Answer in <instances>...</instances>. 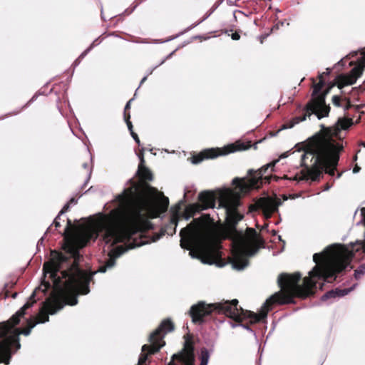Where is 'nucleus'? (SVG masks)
I'll use <instances>...</instances> for the list:
<instances>
[{
    "mask_svg": "<svg viewBox=\"0 0 365 365\" xmlns=\"http://www.w3.org/2000/svg\"><path fill=\"white\" fill-rule=\"evenodd\" d=\"M60 216L59 215H57V217L54 219L53 220V225L54 226L56 227V228H58V227H61V224L58 221L59 218H60Z\"/></svg>",
    "mask_w": 365,
    "mask_h": 365,
    "instance_id": "ea45409f",
    "label": "nucleus"
},
{
    "mask_svg": "<svg viewBox=\"0 0 365 365\" xmlns=\"http://www.w3.org/2000/svg\"><path fill=\"white\" fill-rule=\"evenodd\" d=\"M16 296H17V293H16V292H15V293H14V294H12V297H13V298H16Z\"/></svg>",
    "mask_w": 365,
    "mask_h": 365,
    "instance_id": "864d4df0",
    "label": "nucleus"
},
{
    "mask_svg": "<svg viewBox=\"0 0 365 365\" xmlns=\"http://www.w3.org/2000/svg\"><path fill=\"white\" fill-rule=\"evenodd\" d=\"M98 229L96 227H87L81 234L82 237L81 247H84L91 240H95L98 237Z\"/></svg>",
    "mask_w": 365,
    "mask_h": 365,
    "instance_id": "a211bd4d",
    "label": "nucleus"
},
{
    "mask_svg": "<svg viewBox=\"0 0 365 365\" xmlns=\"http://www.w3.org/2000/svg\"><path fill=\"white\" fill-rule=\"evenodd\" d=\"M86 53V51H85L84 53H83L81 55V57H83Z\"/></svg>",
    "mask_w": 365,
    "mask_h": 365,
    "instance_id": "bf43d9fd",
    "label": "nucleus"
},
{
    "mask_svg": "<svg viewBox=\"0 0 365 365\" xmlns=\"http://www.w3.org/2000/svg\"><path fill=\"white\" fill-rule=\"evenodd\" d=\"M199 359L200 361V365H207L210 359V352L206 348L202 347L200 349Z\"/></svg>",
    "mask_w": 365,
    "mask_h": 365,
    "instance_id": "c85d7f7f",
    "label": "nucleus"
},
{
    "mask_svg": "<svg viewBox=\"0 0 365 365\" xmlns=\"http://www.w3.org/2000/svg\"><path fill=\"white\" fill-rule=\"evenodd\" d=\"M282 205L279 198L275 197H260L255 205H250V211L260 209L266 219L272 217V215L278 211V207Z\"/></svg>",
    "mask_w": 365,
    "mask_h": 365,
    "instance_id": "9d476101",
    "label": "nucleus"
},
{
    "mask_svg": "<svg viewBox=\"0 0 365 365\" xmlns=\"http://www.w3.org/2000/svg\"><path fill=\"white\" fill-rule=\"evenodd\" d=\"M185 342L182 350L173 354L175 357L179 356H195V343L193 341V336L190 334H187L184 336Z\"/></svg>",
    "mask_w": 365,
    "mask_h": 365,
    "instance_id": "2eb2a0df",
    "label": "nucleus"
},
{
    "mask_svg": "<svg viewBox=\"0 0 365 365\" xmlns=\"http://www.w3.org/2000/svg\"><path fill=\"white\" fill-rule=\"evenodd\" d=\"M329 133L327 130L326 135H316L307 145L301 158V166L304 170L300 179L319 180L322 171L331 176L335 175L344 147L329 137Z\"/></svg>",
    "mask_w": 365,
    "mask_h": 365,
    "instance_id": "39448f33",
    "label": "nucleus"
},
{
    "mask_svg": "<svg viewBox=\"0 0 365 365\" xmlns=\"http://www.w3.org/2000/svg\"><path fill=\"white\" fill-rule=\"evenodd\" d=\"M336 85V81L330 83L319 95L312 98L306 105L305 110L315 114L319 119L328 116L330 112V106L326 104L325 98L331 89Z\"/></svg>",
    "mask_w": 365,
    "mask_h": 365,
    "instance_id": "1a4fd4ad",
    "label": "nucleus"
},
{
    "mask_svg": "<svg viewBox=\"0 0 365 365\" xmlns=\"http://www.w3.org/2000/svg\"><path fill=\"white\" fill-rule=\"evenodd\" d=\"M220 206L225 209V223L222 228L224 239L231 240L234 244L232 264L237 269H242L249 263L248 257L254 255L264 241L254 228L247 227L246 235L237 229V224L244 218L238 211L240 205V196L232 192L221 195Z\"/></svg>",
    "mask_w": 365,
    "mask_h": 365,
    "instance_id": "20e7f679",
    "label": "nucleus"
},
{
    "mask_svg": "<svg viewBox=\"0 0 365 365\" xmlns=\"http://www.w3.org/2000/svg\"><path fill=\"white\" fill-rule=\"evenodd\" d=\"M274 178H275L276 180H277V179H278V178H277V177H276V176H274Z\"/></svg>",
    "mask_w": 365,
    "mask_h": 365,
    "instance_id": "680f3d73",
    "label": "nucleus"
},
{
    "mask_svg": "<svg viewBox=\"0 0 365 365\" xmlns=\"http://www.w3.org/2000/svg\"><path fill=\"white\" fill-rule=\"evenodd\" d=\"M356 81V77L352 76L350 73L346 75L341 74L336 78V86L339 89H341L346 86L354 84Z\"/></svg>",
    "mask_w": 365,
    "mask_h": 365,
    "instance_id": "aec40b11",
    "label": "nucleus"
},
{
    "mask_svg": "<svg viewBox=\"0 0 365 365\" xmlns=\"http://www.w3.org/2000/svg\"><path fill=\"white\" fill-rule=\"evenodd\" d=\"M69 256L51 251V260L43 264L44 272L49 273L57 293L43 302L36 317H32L38 323L49 321L48 314H54L65 304H77L78 294H87L90 292L89 283L92 276L81 269L78 264L79 252L73 245H68Z\"/></svg>",
    "mask_w": 365,
    "mask_h": 365,
    "instance_id": "7ed1b4c3",
    "label": "nucleus"
},
{
    "mask_svg": "<svg viewBox=\"0 0 365 365\" xmlns=\"http://www.w3.org/2000/svg\"><path fill=\"white\" fill-rule=\"evenodd\" d=\"M279 23H277V24H276L275 25H274V26L271 28V29H270L269 32H268V33H264V34H263L262 35H261V36H260V41H261V43H263V41H264L265 38H267V36H269L270 35V34H271V33L274 32V31L278 30V29H279Z\"/></svg>",
    "mask_w": 365,
    "mask_h": 365,
    "instance_id": "2f4dec72",
    "label": "nucleus"
},
{
    "mask_svg": "<svg viewBox=\"0 0 365 365\" xmlns=\"http://www.w3.org/2000/svg\"><path fill=\"white\" fill-rule=\"evenodd\" d=\"M9 297V292L8 291H6L5 292V298H7Z\"/></svg>",
    "mask_w": 365,
    "mask_h": 365,
    "instance_id": "8fccbe9b",
    "label": "nucleus"
},
{
    "mask_svg": "<svg viewBox=\"0 0 365 365\" xmlns=\"http://www.w3.org/2000/svg\"><path fill=\"white\" fill-rule=\"evenodd\" d=\"M303 170H304V169H302L301 171H302ZM300 173H301V175H302L300 177H299V176H298V175L297 174V175H294V176L291 180H297V181L302 180V179H300V178L303 176V175H302V172H300Z\"/></svg>",
    "mask_w": 365,
    "mask_h": 365,
    "instance_id": "37998d69",
    "label": "nucleus"
},
{
    "mask_svg": "<svg viewBox=\"0 0 365 365\" xmlns=\"http://www.w3.org/2000/svg\"><path fill=\"white\" fill-rule=\"evenodd\" d=\"M147 79V77H144L142 80H141V82H140V84L143 83Z\"/></svg>",
    "mask_w": 365,
    "mask_h": 365,
    "instance_id": "09e8293b",
    "label": "nucleus"
},
{
    "mask_svg": "<svg viewBox=\"0 0 365 365\" xmlns=\"http://www.w3.org/2000/svg\"><path fill=\"white\" fill-rule=\"evenodd\" d=\"M36 303L35 294L33 293L28 302L9 319L0 322V364L8 365L11 358L14 348L15 351L21 348L19 335L29 336L31 329L38 324L34 319L27 320V327L24 329L15 328L20 322V319L26 314V310Z\"/></svg>",
    "mask_w": 365,
    "mask_h": 365,
    "instance_id": "423d86ee",
    "label": "nucleus"
},
{
    "mask_svg": "<svg viewBox=\"0 0 365 365\" xmlns=\"http://www.w3.org/2000/svg\"><path fill=\"white\" fill-rule=\"evenodd\" d=\"M172 360L174 361V360L178 361L180 364L183 365H194L195 358V356H179V357H175L174 356H172Z\"/></svg>",
    "mask_w": 365,
    "mask_h": 365,
    "instance_id": "cd10ccee",
    "label": "nucleus"
},
{
    "mask_svg": "<svg viewBox=\"0 0 365 365\" xmlns=\"http://www.w3.org/2000/svg\"><path fill=\"white\" fill-rule=\"evenodd\" d=\"M133 99H130V101H128V103H126L125 106V108H124V113H123V117H125V115L127 114H130V103L132 101Z\"/></svg>",
    "mask_w": 365,
    "mask_h": 365,
    "instance_id": "c9c22d12",
    "label": "nucleus"
},
{
    "mask_svg": "<svg viewBox=\"0 0 365 365\" xmlns=\"http://www.w3.org/2000/svg\"><path fill=\"white\" fill-rule=\"evenodd\" d=\"M201 211H202V210L200 204H190L186 207L183 212V217L185 220H188L190 218L194 217L197 213H199Z\"/></svg>",
    "mask_w": 365,
    "mask_h": 365,
    "instance_id": "5701e85b",
    "label": "nucleus"
},
{
    "mask_svg": "<svg viewBox=\"0 0 365 365\" xmlns=\"http://www.w3.org/2000/svg\"><path fill=\"white\" fill-rule=\"evenodd\" d=\"M365 274V264L359 266V267L354 272V277L356 279H359L361 276Z\"/></svg>",
    "mask_w": 365,
    "mask_h": 365,
    "instance_id": "473e14b6",
    "label": "nucleus"
},
{
    "mask_svg": "<svg viewBox=\"0 0 365 365\" xmlns=\"http://www.w3.org/2000/svg\"><path fill=\"white\" fill-rule=\"evenodd\" d=\"M277 161H273L266 165L262 166L260 169L257 171H254L252 170H249L248 173L250 175H252L254 178H256L258 180L259 184L262 185V180H264L266 182L269 183L270 180L272 176H265L263 178V175L267 171L269 168H274L275 166Z\"/></svg>",
    "mask_w": 365,
    "mask_h": 365,
    "instance_id": "dca6fc26",
    "label": "nucleus"
},
{
    "mask_svg": "<svg viewBox=\"0 0 365 365\" xmlns=\"http://www.w3.org/2000/svg\"><path fill=\"white\" fill-rule=\"evenodd\" d=\"M358 89L360 90L361 91H364L365 90V82H364L361 85H360L358 87Z\"/></svg>",
    "mask_w": 365,
    "mask_h": 365,
    "instance_id": "a18cd8bd",
    "label": "nucleus"
},
{
    "mask_svg": "<svg viewBox=\"0 0 365 365\" xmlns=\"http://www.w3.org/2000/svg\"><path fill=\"white\" fill-rule=\"evenodd\" d=\"M113 252H114L113 250H112L109 253L108 259L106 261L105 264L99 267L98 270V272H102V273L106 272L108 268H111L115 265V256L113 255Z\"/></svg>",
    "mask_w": 365,
    "mask_h": 365,
    "instance_id": "393cba45",
    "label": "nucleus"
},
{
    "mask_svg": "<svg viewBox=\"0 0 365 365\" xmlns=\"http://www.w3.org/2000/svg\"><path fill=\"white\" fill-rule=\"evenodd\" d=\"M220 257L219 252L215 250H206L203 253L204 262L209 264L214 263Z\"/></svg>",
    "mask_w": 365,
    "mask_h": 365,
    "instance_id": "b1692460",
    "label": "nucleus"
},
{
    "mask_svg": "<svg viewBox=\"0 0 365 365\" xmlns=\"http://www.w3.org/2000/svg\"><path fill=\"white\" fill-rule=\"evenodd\" d=\"M250 147V142L245 143L240 141H236L235 143L228 145L223 148H217L205 149L198 154L192 157V163L193 164H198L204 160L214 159L218 156L227 155L238 150H245Z\"/></svg>",
    "mask_w": 365,
    "mask_h": 365,
    "instance_id": "6e6552de",
    "label": "nucleus"
},
{
    "mask_svg": "<svg viewBox=\"0 0 365 365\" xmlns=\"http://www.w3.org/2000/svg\"><path fill=\"white\" fill-rule=\"evenodd\" d=\"M312 113L311 111L307 112L306 110L305 113H304L302 116H296L293 118L289 122L284 123L280 130L288 129L293 128L296 124H298L300 122H302L307 119V117H309Z\"/></svg>",
    "mask_w": 365,
    "mask_h": 365,
    "instance_id": "4be33fe9",
    "label": "nucleus"
},
{
    "mask_svg": "<svg viewBox=\"0 0 365 365\" xmlns=\"http://www.w3.org/2000/svg\"><path fill=\"white\" fill-rule=\"evenodd\" d=\"M209 214H204L200 217L195 218L190 224L189 228L192 229V231H197L198 233L200 232L202 228L207 224L212 222Z\"/></svg>",
    "mask_w": 365,
    "mask_h": 365,
    "instance_id": "f3484780",
    "label": "nucleus"
},
{
    "mask_svg": "<svg viewBox=\"0 0 365 365\" xmlns=\"http://www.w3.org/2000/svg\"><path fill=\"white\" fill-rule=\"evenodd\" d=\"M341 99L340 96H334L332 97V103H333V104L335 106L341 107Z\"/></svg>",
    "mask_w": 365,
    "mask_h": 365,
    "instance_id": "f704fd0d",
    "label": "nucleus"
},
{
    "mask_svg": "<svg viewBox=\"0 0 365 365\" xmlns=\"http://www.w3.org/2000/svg\"><path fill=\"white\" fill-rule=\"evenodd\" d=\"M323 284H324L323 283H320V284H319V288H320L321 289H322Z\"/></svg>",
    "mask_w": 365,
    "mask_h": 365,
    "instance_id": "13d9d810",
    "label": "nucleus"
},
{
    "mask_svg": "<svg viewBox=\"0 0 365 365\" xmlns=\"http://www.w3.org/2000/svg\"><path fill=\"white\" fill-rule=\"evenodd\" d=\"M131 136L133 137V138L135 140V141L136 142V143L138 145H140V140L138 138V135H137L136 133H135L134 131H132V133H130Z\"/></svg>",
    "mask_w": 365,
    "mask_h": 365,
    "instance_id": "4c0bfd02",
    "label": "nucleus"
},
{
    "mask_svg": "<svg viewBox=\"0 0 365 365\" xmlns=\"http://www.w3.org/2000/svg\"><path fill=\"white\" fill-rule=\"evenodd\" d=\"M319 81L317 83H315V81L314 79H312L313 81V92H312V98L317 96L321 93V91L322 88L324 86V81L322 78V75L319 76Z\"/></svg>",
    "mask_w": 365,
    "mask_h": 365,
    "instance_id": "bb28decb",
    "label": "nucleus"
},
{
    "mask_svg": "<svg viewBox=\"0 0 365 365\" xmlns=\"http://www.w3.org/2000/svg\"><path fill=\"white\" fill-rule=\"evenodd\" d=\"M174 329L175 325L170 319L163 320L159 327L150 334L149 336L150 344H144L142 346V352L140 354L138 365H144L148 355L158 352L160 348L165 344L163 340L165 335L168 332L173 331Z\"/></svg>",
    "mask_w": 365,
    "mask_h": 365,
    "instance_id": "0eeeda50",
    "label": "nucleus"
},
{
    "mask_svg": "<svg viewBox=\"0 0 365 365\" xmlns=\"http://www.w3.org/2000/svg\"><path fill=\"white\" fill-rule=\"evenodd\" d=\"M51 230H52L51 227H49L47 229V231H46V232H51Z\"/></svg>",
    "mask_w": 365,
    "mask_h": 365,
    "instance_id": "603ef678",
    "label": "nucleus"
},
{
    "mask_svg": "<svg viewBox=\"0 0 365 365\" xmlns=\"http://www.w3.org/2000/svg\"><path fill=\"white\" fill-rule=\"evenodd\" d=\"M231 38L232 39L237 41L240 38V35L237 32H235L232 34Z\"/></svg>",
    "mask_w": 365,
    "mask_h": 365,
    "instance_id": "a19ab883",
    "label": "nucleus"
},
{
    "mask_svg": "<svg viewBox=\"0 0 365 365\" xmlns=\"http://www.w3.org/2000/svg\"><path fill=\"white\" fill-rule=\"evenodd\" d=\"M19 112H20L19 110V111H16V112H14V113H9V115H16V114H18Z\"/></svg>",
    "mask_w": 365,
    "mask_h": 365,
    "instance_id": "3c124183",
    "label": "nucleus"
},
{
    "mask_svg": "<svg viewBox=\"0 0 365 365\" xmlns=\"http://www.w3.org/2000/svg\"><path fill=\"white\" fill-rule=\"evenodd\" d=\"M199 235L200 233L197 231H192V229L189 228V225L186 227L182 228L180 232L181 247L190 250L194 239Z\"/></svg>",
    "mask_w": 365,
    "mask_h": 365,
    "instance_id": "f8f14e48",
    "label": "nucleus"
},
{
    "mask_svg": "<svg viewBox=\"0 0 365 365\" xmlns=\"http://www.w3.org/2000/svg\"><path fill=\"white\" fill-rule=\"evenodd\" d=\"M329 188V186L328 185H326V190H328Z\"/></svg>",
    "mask_w": 365,
    "mask_h": 365,
    "instance_id": "052dcab7",
    "label": "nucleus"
},
{
    "mask_svg": "<svg viewBox=\"0 0 365 365\" xmlns=\"http://www.w3.org/2000/svg\"><path fill=\"white\" fill-rule=\"evenodd\" d=\"M346 101H347V102H346V105L344 106V109L345 110H347L352 107V105H351L349 99H346Z\"/></svg>",
    "mask_w": 365,
    "mask_h": 365,
    "instance_id": "79ce46f5",
    "label": "nucleus"
},
{
    "mask_svg": "<svg viewBox=\"0 0 365 365\" xmlns=\"http://www.w3.org/2000/svg\"><path fill=\"white\" fill-rule=\"evenodd\" d=\"M68 203L71 205V204H76L77 203V200L74 197H72L69 201H68Z\"/></svg>",
    "mask_w": 365,
    "mask_h": 365,
    "instance_id": "49530a36",
    "label": "nucleus"
},
{
    "mask_svg": "<svg viewBox=\"0 0 365 365\" xmlns=\"http://www.w3.org/2000/svg\"><path fill=\"white\" fill-rule=\"evenodd\" d=\"M245 320H249V322H247V323H245V324H242V322H240V323H241V326H242L243 328H245V329H247V330H251V329H250V325H252L253 324H250V319H245L244 321H245Z\"/></svg>",
    "mask_w": 365,
    "mask_h": 365,
    "instance_id": "58836bf2",
    "label": "nucleus"
},
{
    "mask_svg": "<svg viewBox=\"0 0 365 365\" xmlns=\"http://www.w3.org/2000/svg\"><path fill=\"white\" fill-rule=\"evenodd\" d=\"M168 365H175L174 361L172 360L169 364Z\"/></svg>",
    "mask_w": 365,
    "mask_h": 365,
    "instance_id": "5fc2aeb1",
    "label": "nucleus"
},
{
    "mask_svg": "<svg viewBox=\"0 0 365 365\" xmlns=\"http://www.w3.org/2000/svg\"><path fill=\"white\" fill-rule=\"evenodd\" d=\"M232 182L236 188H238L240 192L242 193H247L253 188H259L261 187L258 182V180L252 175H250L248 182L245 181L244 179L235 178Z\"/></svg>",
    "mask_w": 365,
    "mask_h": 365,
    "instance_id": "ddd939ff",
    "label": "nucleus"
},
{
    "mask_svg": "<svg viewBox=\"0 0 365 365\" xmlns=\"http://www.w3.org/2000/svg\"><path fill=\"white\" fill-rule=\"evenodd\" d=\"M360 170H361V168L358 165H355V166L353 168V173H357L359 172Z\"/></svg>",
    "mask_w": 365,
    "mask_h": 365,
    "instance_id": "c03bdc74",
    "label": "nucleus"
},
{
    "mask_svg": "<svg viewBox=\"0 0 365 365\" xmlns=\"http://www.w3.org/2000/svg\"><path fill=\"white\" fill-rule=\"evenodd\" d=\"M338 124L341 129L346 130L353 125V120L350 118H342L338 120Z\"/></svg>",
    "mask_w": 365,
    "mask_h": 365,
    "instance_id": "c756f323",
    "label": "nucleus"
},
{
    "mask_svg": "<svg viewBox=\"0 0 365 365\" xmlns=\"http://www.w3.org/2000/svg\"><path fill=\"white\" fill-rule=\"evenodd\" d=\"M357 160V155H355L354 156V160L356 161Z\"/></svg>",
    "mask_w": 365,
    "mask_h": 365,
    "instance_id": "6e6d98bb",
    "label": "nucleus"
},
{
    "mask_svg": "<svg viewBox=\"0 0 365 365\" xmlns=\"http://www.w3.org/2000/svg\"><path fill=\"white\" fill-rule=\"evenodd\" d=\"M76 227L72 224V222L70 219H67V225L64 230L63 235L65 237L70 236L73 232Z\"/></svg>",
    "mask_w": 365,
    "mask_h": 365,
    "instance_id": "7c9ffc66",
    "label": "nucleus"
},
{
    "mask_svg": "<svg viewBox=\"0 0 365 365\" xmlns=\"http://www.w3.org/2000/svg\"><path fill=\"white\" fill-rule=\"evenodd\" d=\"M175 210L173 211L170 222L165 225L163 227L161 228L160 233L157 234L154 237L153 241H156L162 237L165 234L168 235H173L176 232V227L178 225V222L180 217V211L181 209L180 205H176L174 207Z\"/></svg>",
    "mask_w": 365,
    "mask_h": 365,
    "instance_id": "9b49d317",
    "label": "nucleus"
},
{
    "mask_svg": "<svg viewBox=\"0 0 365 365\" xmlns=\"http://www.w3.org/2000/svg\"><path fill=\"white\" fill-rule=\"evenodd\" d=\"M216 195L212 191H203L198 195V200L202 210L213 208L215 205Z\"/></svg>",
    "mask_w": 365,
    "mask_h": 365,
    "instance_id": "4468645a",
    "label": "nucleus"
},
{
    "mask_svg": "<svg viewBox=\"0 0 365 365\" xmlns=\"http://www.w3.org/2000/svg\"><path fill=\"white\" fill-rule=\"evenodd\" d=\"M341 175H342V173H338V175H337V178H339L341 176Z\"/></svg>",
    "mask_w": 365,
    "mask_h": 365,
    "instance_id": "4d7b16f0",
    "label": "nucleus"
},
{
    "mask_svg": "<svg viewBox=\"0 0 365 365\" xmlns=\"http://www.w3.org/2000/svg\"><path fill=\"white\" fill-rule=\"evenodd\" d=\"M160 196V199L157 202V209L153 212V217H158L160 213L165 212L169 206V199L165 197L163 192L157 194Z\"/></svg>",
    "mask_w": 365,
    "mask_h": 365,
    "instance_id": "6ab92c4d",
    "label": "nucleus"
},
{
    "mask_svg": "<svg viewBox=\"0 0 365 365\" xmlns=\"http://www.w3.org/2000/svg\"><path fill=\"white\" fill-rule=\"evenodd\" d=\"M329 73H330V70H329V69L327 68V72H324V73H322L321 75H322V76H323L324 75H329Z\"/></svg>",
    "mask_w": 365,
    "mask_h": 365,
    "instance_id": "de8ad7c7",
    "label": "nucleus"
},
{
    "mask_svg": "<svg viewBox=\"0 0 365 365\" xmlns=\"http://www.w3.org/2000/svg\"><path fill=\"white\" fill-rule=\"evenodd\" d=\"M364 68H365V53L364 54V56L362 58L361 63L359 66L353 68L351 70L349 73L352 76L356 77V79L357 80V78H359L362 75Z\"/></svg>",
    "mask_w": 365,
    "mask_h": 365,
    "instance_id": "a878e982",
    "label": "nucleus"
},
{
    "mask_svg": "<svg viewBox=\"0 0 365 365\" xmlns=\"http://www.w3.org/2000/svg\"><path fill=\"white\" fill-rule=\"evenodd\" d=\"M124 120H125V121L126 123V125L128 126V128L130 133H132V131H134V130H133V124H132V123L130 121V114H127L125 115V117H124Z\"/></svg>",
    "mask_w": 365,
    "mask_h": 365,
    "instance_id": "72a5a7b5",
    "label": "nucleus"
},
{
    "mask_svg": "<svg viewBox=\"0 0 365 365\" xmlns=\"http://www.w3.org/2000/svg\"><path fill=\"white\" fill-rule=\"evenodd\" d=\"M352 288L350 289H336L327 292L322 297V300L325 301L330 298H336L339 297H344L351 291Z\"/></svg>",
    "mask_w": 365,
    "mask_h": 365,
    "instance_id": "412c9836",
    "label": "nucleus"
},
{
    "mask_svg": "<svg viewBox=\"0 0 365 365\" xmlns=\"http://www.w3.org/2000/svg\"><path fill=\"white\" fill-rule=\"evenodd\" d=\"M69 207H70V204L68 202H67L63 207V208L61 209V210L59 212L58 215H61L63 214H64L65 212H66L68 210H69Z\"/></svg>",
    "mask_w": 365,
    "mask_h": 365,
    "instance_id": "e433bc0d",
    "label": "nucleus"
},
{
    "mask_svg": "<svg viewBox=\"0 0 365 365\" xmlns=\"http://www.w3.org/2000/svg\"><path fill=\"white\" fill-rule=\"evenodd\" d=\"M362 221L365 225V207L361 210ZM361 252L365 254V239L351 245L349 249L343 245H332L320 253L313 255L316 263L309 277L303 279L302 284L299 282L302 274L299 272L292 274L282 273L278 276L277 282L280 291L268 298L262 306L259 313L243 309L238 306V300H223L217 303L206 304L199 302L190 307L189 314L194 323H202L204 318L212 313L224 314L235 322H243L250 319V324H257L267 319L268 312L272 306L294 303V298L306 299L314 294L318 281L332 282L336 278V274L341 273L350 264L354 255Z\"/></svg>",
    "mask_w": 365,
    "mask_h": 365,
    "instance_id": "f257e3e1",
    "label": "nucleus"
},
{
    "mask_svg": "<svg viewBox=\"0 0 365 365\" xmlns=\"http://www.w3.org/2000/svg\"><path fill=\"white\" fill-rule=\"evenodd\" d=\"M143 148L139 154L140 163L136 175L139 180H129L130 187L118 195L119 206L110 212L111 223L105 230L103 240L106 244H115L118 242H130L129 248H134L145 244L141 238H135L151 227L144 212L151 209L152 198L158 193L157 188L151 186L153 180L150 170L145 165Z\"/></svg>",
    "mask_w": 365,
    "mask_h": 365,
    "instance_id": "f03ea898",
    "label": "nucleus"
}]
</instances>
